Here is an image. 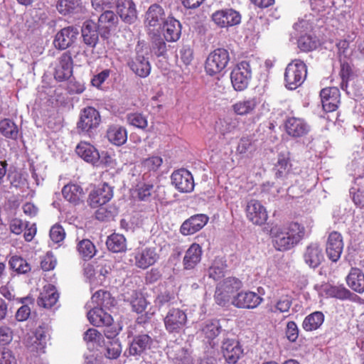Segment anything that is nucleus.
<instances>
[{
    "label": "nucleus",
    "instance_id": "obj_36",
    "mask_svg": "<svg viewBox=\"0 0 364 364\" xmlns=\"http://www.w3.org/2000/svg\"><path fill=\"white\" fill-rule=\"evenodd\" d=\"M106 136L109 141L116 146H121L127 140L126 129L119 125L109 127Z\"/></svg>",
    "mask_w": 364,
    "mask_h": 364
},
{
    "label": "nucleus",
    "instance_id": "obj_18",
    "mask_svg": "<svg viewBox=\"0 0 364 364\" xmlns=\"http://www.w3.org/2000/svg\"><path fill=\"white\" fill-rule=\"evenodd\" d=\"M285 129L290 136L299 138L309 132L310 126L303 119L291 117L286 119Z\"/></svg>",
    "mask_w": 364,
    "mask_h": 364
},
{
    "label": "nucleus",
    "instance_id": "obj_56",
    "mask_svg": "<svg viewBox=\"0 0 364 364\" xmlns=\"http://www.w3.org/2000/svg\"><path fill=\"white\" fill-rule=\"evenodd\" d=\"M106 354L105 355L110 359H116L117 358L122 352V347L120 342L118 339L112 340L109 342V344L106 348Z\"/></svg>",
    "mask_w": 364,
    "mask_h": 364
},
{
    "label": "nucleus",
    "instance_id": "obj_50",
    "mask_svg": "<svg viewBox=\"0 0 364 364\" xmlns=\"http://www.w3.org/2000/svg\"><path fill=\"white\" fill-rule=\"evenodd\" d=\"M10 267L19 274H26L31 270L29 264L22 257L13 256L9 260Z\"/></svg>",
    "mask_w": 364,
    "mask_h": 364
},
{
    "label": "nucleus",
    "instance_id": "obj_5",
    "mask_svg": "<svg viewBox=\"0 0 364 364\" xmlns=\"http://www.w3.org/2000/svg\"><path fill=\"white\" fill-rule=\"evenodd\" d=\"M229 60V53L226 49L214 50L206 59L205 65L206 73L210 76L220 73L226 68Z\"/></svg>",
    "mask_w": 364,
    "mask_h": 364
},
{
    "label": "nucleus",
    "instance_id": "obj_48",
    "mask_svg": "<svg viewBox=\"0 0 364 364\" xmlns=\"http://www.w3.org/2000/svg\"><path fill=\"white\" fill-rule=\"evenodd\" d=\"M77 251L84 259H91L96 252L93 243L87 239L82 240L77 244Z\"/></svg>",
    "mask_w": 364,
    "mask_h": 364
},
{
    "label": "nucleus",
    "instance_id": "obj_61",
    "mask_svg": "<svg viewBox=\"0 0 364 364\" xmlns=\"http://www.w3.org/2000/svg\"><path fill=\"white\" fill-rule=\"evenodd\" d=\"M116 0H91L92 7L97 12H102L105 9L113 7Z\"/></svg>",
    "mask_w": 364,
    "mask_h": 364
},
{
    "label": "nucleus",
    "instance_id": "obj_40",
    "mask_svg": "<svg viewBox=\"0 0 364 364\" xmlns=\"http://www.w3.org/2000/svg\"><path fill=\"white\" fill-rule=\"evenodd\" d=\"M324 321V315L321 311H315L308 315L302 323L303 328L306 331L318 329Z\"/></svg>",
    "mask_w": 364,
    "mask_h": 364
},
{
    "label": "nucleus",
    "instance_id": "obj_41",
    "mask_svg": "<svg viewBox=\"0 0 364 364\" xmlns=\"http://www.w3.org/2000/svg\"><path fill=\"white\" fill-rule=\"evenodd\" d=\"M167 355L169 358L178 364H189L191 358L187 350L179 346H174L168 348Z\"/></svg>",
    "mask_w": 364,
    "mask_h": 364
},
{
    "label": "nucleus",
    "instance_id": "obj_29",
    "mask_svg": "<svg viewBox=\"0 0 364 364\" xmlns=\"http://www.w3.org/2000/svg\"><path fill=\"white\" fill-rule=\"evenodd\" d=\"M75 152L87 163L93 165L98 162L99 151L90 143L80 141L75 148Z\"/></svg>",
    "mask_w": 364,
    "mask_h": 364
},
{
    "label": "nucleus",
    "instance_id": "obj_47",
    "mask_svg": "<svg viewBox=\"0 0 364 364\" xmlns=\"http://www.w3.org/2000/svg\"><path fill=\"white\" fill-rule=\"evenodd\" d=\"M80 0H58L56 8L63 15L77 12L80 10Z\"/></svg>",
    "mask_w": 364,
    "mask_h": 364
},
{
    "label": "nucleus",
    "instance_id": "obj_57",
    "mask_svg": "<svg viewBox=\"0 0 364 364\" xmlns=\"http://www.w3.org/2000/svg\"><path fill=\"white\" fill-rule=\"evenodd\" d=\"M154 192V186L149 183H144L139 186L137 189V196L140 200L148 201L150 200Z\"/></svg>",
    "mask_w": 364,
    "mask_h": 364
},
{
    "label": "nucleus",
    "instance_id": "obj_28",
    "mask_svg": "<svg viewBox=\"0 0 364 364\" xmlns=\"http://www.w3.org/2000/svg\"><path fill=\"white\" fill-rule=\"evenodd\" d=\"M164 37L168 42L177 41L181 35V24L173 17H167L163 25Z\"/></svg>",
    "mask_w": 364,
    "mask_h": 364
},
{
    "label": "nucleus",
    "instance_id": "obj_9",
    "mask_svg": "<svg viewBox=\"0 0 364 364\" xmlns=\"http://www.w3.org/2000/svg\"><path fill=\"white\" fill-rule=\"evenodd\" d=\"M79 33L78 28L75 26L65 27L56 33L53 44L56 48L65 50L77 41Z\"/></svg>",
    "mask_w": 364,
    "mask_h": 364
},
{
    "label": "nucleus",
    "instance_id": "obj_31",
    "mask_svg": "<svg viewBox=\"0 0 364 364\" xmlns=\"http://www.w3.org/2000/svg\"><path fill=\"white\" fill-rule=\"evenodd\" d=\"M98 26L92 21L84 22L81 28L84 43L92 48H95L99 40Z\"/></svg>",
    "mask_w": 364,
    "mask_h": 364
},
{
    "label": "nucleus",
    "instance_id": "obj_35",
    "mask_svg": "<svg viewBox=\"0 0 364 364\" xmlns=\"http://www.w3.org/2000/svg\"><path fill=\"white\" fill-rule=\"evenodd\" d=\"M346 282L355 292H364V274L360 269L352 268L346 277Z\"/></svg>",
    "mask_w": 364,
    "mask_h": 364
},
{
    "label": "nucleus",
    "instance_id": "obj_13",
    "mask_svg": "<svg viewBox=\"0 0 364 364\" xmlns=\"http://www.w3.org/2000/svg\"><path fill=\"white\" fill-rule=\"evenodd\" d=\"M113 197V188L107 183L97 187L89 195V203L92 208H97L109 202Z\"/></svg>",
    "mask_w": 364,
    "mask_h": 364
},
{
    "label": "nucleus",
    "instance_id": "obj_15",
    "mask_svg": "<svg viewBox=\"0 0 364 364\" xmlns=\"http://www.w3.org/2000/svg\"><path fill=\"white\" fill-rule=\"evenodd\" d=\"M212 19L218 26L226 28L239 24L241 16L233 9H224L215 11L212 16Z\"/></svg>",
    "mask_w": 364,
    "mask_h": 364
},
{
    "label": "nucleus",
    "instance_id": "obj_7",
    "mask_svg": "<svg viewBox=\"0 0 364 364\" xmlns=\"http://www.w3.org/2000/svg\"><path fill=\"white\" fill-rule=\"evenodd\" d=\"M100 112L92 107H87L81 110L77 128L82 132H89L96 129L100 124Z\"/></svg>",
    "mask_w": 364,
    "mask_h": 364
},
{
    "label": "nucleus",
    "instance_id": "obj_3",
    "mask_svg": "<svg viewBox=\"0 0 364 364\" xmlns=\"http://www.w3.org/2000/svg\"><path fill=\"white\" fill-rule=\"evenodd\" d=\"M242 285V282L236 277H230L224 279L217 284L214 296L215 302L220 306H225Z\"/></svg>",
    "mask_w": 364,
    "mask_h": 364
},
{
    "label": "nucleus",
    "instance_id": "obj_32",
    "mask_svg": "<svg viewBox=\"0 0 364 364\" xmlns=\"http://www.w3.org/2000/svg\"><path fill=\"white\" fill-rule=\"evenodd\" d=\"M87 318L93 326H110L113 321L110 314L98 306H94L87 313Z\"/></svg>",
    "mask_w": 364,
    "mask_h": 364
},
{
    "label": "nucleus",
    "instance_id": "obj_24",
    "mask_svg": "<svg viewBox=\"0 0 364 364\" xmlns=\"http://www.w3.org/2000/svg\"><path fill=\"white\" fill-rule=\"evenodd\" d=\"M132 71L140 77H147L151 72V65L148 58L137 53L127 63Z\"/></svg>",
    "mask_w": 364,
    "mask_h": 364
},
{
    "label": "nucleus",
    "instance_id": "obj_14",
    "mask_svg": "<svg viewBox=\"0 0 364 364\" xmlns=\"http://www.w3.org/2000/svg\"><path fill=\"white\" fill-rule=\"evenodd\" d=\"M55 68L54 77L59 82L68 80L73 74V59L70 52L63 53Z\"/></svg>",
    "mask_w": 364,
    "mask_h": 364
},
{
    "label": "nucleus",
    "instance_id": "obj_49",
    "mask_svg": "<svg viewBox=\"0 0 364 364\" xmlns=\"http://www.w3.org/2000/svg\"><path fill=\"white\" fill-rule=\"evenodd\" d=\"M151 50L157 57L164 56L166 53V43L160 35L154 34L152 36Z\"/></svg>",
    "mask_w": 364,
    "mask_h": 364
},
{
    "label": "nucleus",
    "instance_id": "obj_44",
    "mask_svg": "<svg viewBox=\"0 0 364 364\" xmlns=\"http://www.w3.org/2000/svg\"><path fill=\"white\" fill-rule=\"evenodd\" d=\"M91 301L98 307L108 309L114 306V299L111 296L109 291L98 290L92 295Z\"/></svg>",
    "mask_w": 364,
    "mask_h": 364
},
{
    "label": "nucleus",
    "instance_id": "obj_53",
    "mask_svg": "<svg viewBox=\"0 0 364 364\" xmlns=\"http://www.w3.org/2000/svg\"><path fill=\"white\" fill-rule=\"evenodd\" d=\"M256 150L255 141L249 137H242L237 146V151L240 154H252Z\"/></svg>",
    "mask_w": 364,
    "mask_h": 364
},
{
    "label": "nucleus",
    "instance_id": "obj_62",
    "mask_svg": "<svg viewBox=\"0 0 364 364\" xmlns=\"http://www.w3.org/2000/svg\"><path fill=\"white\" fill-rule=\"evenodd\" d=\"M16 358L12 351L6 348H0V364H15Z\"/></svg>",
    "mask_w": 364,
    "mask_h": 364
},
{
    "label": "nucleus",
    "instance_id": "obj_1",
    "mask_svg": "<svg viewBox=\"0 0 364 364\" xmlns=\"http://www.w3.org/2000/svg\"><path fill=\"white\" fill-rule=\"evenodd\" d=\"M272 242L276 250L285 251L296 245L304 237L305 228L296 222H291L271 229Z\"/></svg>",
    "mask_w": 364,
    "mask_h": 364
},
{
    "label": "nucleus",
    "instance_id": "obj_63",
    "mask_svg": "<svg viewBox=\"0 0 364 364\" xmlns=\"http://www.w3.org/2000/svg\"><path fill=\"white\" fill-rule=\"evenodd\" d=\"M13 339V331L9 326H0V344L9 343Z\"/></svg>",
    "mask_w": 364,
    "mask_h": 364
},
{
    "label": "nucleus",
    "instance_id": "obj_33",
    "mask_svg": "<svg viewBox=\"0 0 364 364\" xmlns=\"http://www.w3.org/2000/svg\"><path fill=\"white\" fill-rule=\"evenodd\" d=\"M118 23V17L114 11L106 9L98 18V29L104 30L102 36L106 37V34L109 33V30L117 26Z\"/></svg>",
    "mask_w": 364,
    "mask_h": 364
},
{
    "label": "nucleus",
    "instance_id": "obj_16",
    "mask_svg": "<svg viewBox=\"0 0 364 364\" xmlns=\"http://www.w3.org/2000/svg\"><path fill=\"white\" fill-rule=\"evenodd\" d=\"M248 220L253 224L261 225L267 221L268 215L265 208L257 200H250L246 206Z\"/></svg>",
    "mask_w": 364,
    "mask_h": 364
},
{
    "label": "nucleus",
    "instance_id": "obj_43",
    "mask_svg": "<svg viewBox=\"0 0 364 364\" xmlns=\"http://www.w3.org/2000/svg\"><path fill=\"white\" fill-rule=\"evenodd\" d=\"M325 292L327 296L340 300L352 299V297L354 296L343 285H329L326 287Z\"/></svg>",
    "mask_w": 364,
    "mask_h": 364
},
{
    "label": "nucleus",
    "instance_id": "obj_45",
    "mask_svg": "<svg viewBox=\"0 0 364 364\" xmlns=\"http://www.w3.org/2000/svg\"><path fill=\"white\" fill-rule=\"evenodd\" d=\"M257 104L256 98H249L236 102L232 105V109L237 114L245 115L252 113Z\"/></svg>",
    "mask_w": 364,
    "mask_h": 364
},
{
    "label": "nucleus",
    "instance_id": "obj_55",
    "mask_svg": "<svg viewBox=\"0 0 364 364\" xmlns=\"http://www.w3.org/2000/svg\"><path fill=\"white\" fill-rule=\"evenodd\" d=\"M174 300V294L170 291L165 290L158 294L154 300V303L155 305L160 309L164 306L169 305L170 304L173 303Z\"/></svg>",
    "mask_w": 364,
    "mask_h": 364
},
{
    "label": "nucleus",
    "instance_id": "obj_8",
    "mask_svg": "<svg viewBox=\"0 0 364 364\" xmlns=\"http://www.w3.org/2000/svg\"><path fill=\"white\" fill-rule=\"evenodd\" d=\"M153 344V339L148 334L135 336L124 352L127 356H134L136 359L142 356L149 350Z\"/></svg>",
    "mask_w": 364,
    "mask_h": 364
},
{
    "label": "nucleus",
    "instance_id": "obj_6",
    "mask_svg": "<svg viewBox=\"0 0 364 364\" xmlns=\"http://www.w3.org/2000/svg\"><path fill=\"white\" fill-rule=\"evenodd\" d=\"M252 77V68L250 63L242 61L238 63L230 73V79L234 89L237 91L245 90Z\"/></svg>",
    "mask_w": 364,
    "mask_h": 364
},
{
    "label": "nucleus",
    "instance_id": "obj_25",
    "mask_svg": "<svg viewBox=\"0 0 364 364\" xmlns=\"http://www.w3.org/2000/svg\"><path fill=\"white\" fill-rule=\"evenodd\" d=\"M274 171L277 178L285 180L291 173V164L290 162L289 152L279 154L277 161L274 165Z\"/></svg>",
    "mask_w": 364,
    "mask_h": 364
},
{
    "label": "nucleus",
    "instance_id": "obj_2",
    "mask_svg": "<svg viewBox=\"0 0 364 364\" xmlns=\"http://www.w3.org/2000/svg\"><path fill=\"white\" fill-rule=\"evenodd\" d=\"M307 75V67L299 59L293 60L289 63L284 72V85L289 90H295L301 86Z\"/></svg>",
    "mask_w": 364,
    "mask_h": 364
},
{
    "label": "nucleus",
    "instance_id": "obj_60",
    "mask_svg": "<svg viewBox=\"0 0 364 364\" xmlns=\"http://www.w3.org/2000/svg\"><path fill=\"white\" fill-rule=\"evenodd\" d=\"M65 232L60 225H53L50 230V237L55 243H58L64 240Z\"/></svg>",
    "mask_w": 364,
    "mask_h": 364
},
{
    "label": "nucleus",
    "instance_id": "obj_46",
    "mask_svg": "<svg viewBox=\"0 0 364 364\" xmlns=\"http://www.w3.org/2000/svg\"><path fill=\"white\" fill-rule=\"evenodd\" d=\"M0 133L6 138L16 139L18 135V129L12 120L4 119L0 122Z\"/></svg>",
    "mask_w": 364,
    "mask_h": 364
},
{
    "label": "nucleus",
    "instance_id": "obj_39",
    "mask_svg": "<svg viewBox=\"0 0 364 364\" xmlns=\"http://www.w3.org/2000/svg\"><path fill=\"white\" fill-rule=\"evenodd\" d=\"M222 327L218 320H209L205 321L201 328V332L205 338L210 342L215 338L221 332Z\"/></svg>",
    "mask_w": 364,
    "mask_h": 364
},
{
    "label": "nucleus",
    "instance_id": "obj_52",
    "mask_svg": "<svg viewBox=\"0 0 364 364\" xmlns=\"http://www.w3.org/2000/svg\"><path fill=\"white\" fill-rule=\"evenodd\" d=\"M111 264L109 262L102 260L96 267L97 282L96 285H102L106 277L111 272Z\"/></svg>",
    "mask_w": 364,
    "mask_h": 364
},
{
    "label": "nucleus",
    "instance_id": "obj_12",
    "mask_svg": "<svg viewBox=\"0 0 364 364\" xmlns=\"http://www.w3.org/2000/svg\"><path fill=\"white\" fill-rule=\"evenodd\" d=\"M343 250V237L341 233L333 231L328 237L326 246L327 257L333 262H336L341 257Z\"/></svg>",
    "mask_w": 364,
    "mask_h": 364
},
{
    "label": "nucleus",
    "instance_id": "obj_11",
    "mask_svg": "<svg viewBox=\"0 0 364 364\" xmlns=\"http://www.w3.org/2000/svg\"><path fill=\"white\" fill-rule=\"evenodd\" d=\"M167 18L161 6L157 4L151 5L145 14L144 24L149 30H154L164 25Z\"/></svg>",
    "mask_w": 364,
    "mask_h": 364
},
{
    "label": "nucleus",
    "instance_id": "obj_42",
    "mask_svg": "<svg viewBox=\"0 0 364 364\" xmlns=\"http://www.w3.org/2000/svg\"><path fill=\"white\" fill-rule=\"evenodd\" d=\"M226 268V261L223 257H215L208 268V277L215 281L218 280L225 276Z\"/></svg>",
    "mask_w": 364,
    "mask_h": 364
},
{
    "label": "nucleus",
    "instance_id": "obj_19",
    "mask_svg": "<svg viewBox=\"0 0 364 364\" xmlns=\"http://www.w3.org/2000/svg\"><path fill=\"white\" fill-rule=\"evenodd\" d=\"M117 12L121 19L129 24L134 23L136 18V9L132 0H116Z\"/></svg>",
    "mask_w": 364,
    "mask_h": 364
},
{
    "label": "nucleus",
    "instance_id": "obj_27",
    "mask_svg": "<svg viewBox=\"0 0 364 364\" xmlns=\"http://www.w3.org/2000/svg\"><path fill=\"white\" fill-rule=\"evenodd\" d=\"M58 299L59 294L55 287L52 284H48L43 287L37 299V303L40 306L49 309L57 303Z\"/></svg>",
    "mask_w": 364,
    "mask_h": 364
},
{
    "label": "nucleus",
    "instance_id": "obj_37",
    "mask_svg": "<svg viewBox=\"0 0 364 364\" xmlns=\"http://www.w3.org/2000/svg\"><path fill=\"white\" fill-rule=\"evenodd\" d=\"M239 119L236 117L220 119L216 124V130L224 137L229 134H234L239 129Z\"/></svg>",
    "mask_w": 364,
    "mask_h": 364
},
{
    "label": "nucleus",
    "instance_id": "obj_26",
    "mask_svg": "<svg viewBox=\"0 0 364 364\" xmlns=\"http://www.w3.org/2000/svg\"><path fill=\"white\" fill-rule=\"evenodd\" d=\"M304 259L310 267H318L323 259L322 249L317 243H311L305 250Z\"/></svg>",
    "mask_w": 364,
    "mask_h": 364
},
{
    "label": "nucleus",
    "instance_id": "obj_59",
    "mask_svg": "<svg viewBox=\"0 0 364 364\" xmlns=\"http://www.w3.org/2000/svg\"><path fill=\"white\" fill-rule=\"evenodd\" d=\"M128 121L130 124L140 128L144 129L147 126L146 119L141 114L134 113L128 116Z\"/></svg>",
    "mask_w": 364,
    "mask_h": 364
},
{
    "label": "nucleus",
    "instance_id": "obj_4",
    "mask_svg": "<svg viewBox=\"0 0 364 364\" xmlns=\"http://www.w3.org/2000/svg\"><path fill=\"white\" fill-rule=\"evenodd\" d=\"M166 331L170 334H179L185 328L188 318L186 313L179 308H171L164 318Z\"/></svg>",
    "mask_w": 364,
    "mask_h": 364
},
{
    "label": "nucleus",
    "instance_id": "obj_51",
    "mask_svg": "<svg viewBox=\"0 0 364 364\" xmlns=\"http://www.w3.org/2000/svg\"><path fill=\"white\" fill-rule=\"evenodd\" d=\"M298 47L303 51L308 52L315 49L317 46V41L315 36L310 34L301 36L298 39Z\"/></svg>",
    "mask_w": 364,
    "mask_h": 364
},
{
    "label": "nucleus",
    "instance_id": "obj_17",
    "mask_svg": "<svg viewBox=\"0 0 364 364\" xmlns=\"http://www.w3.org/2000/svg\"><path fill=\"white\" fill-rule=\"evenodd\" d=\"M263 299L253 291H241L233 296L232 304L237 308L255 309L258 306Z\"/></svg>",
    "mask_w": 364,
    "mask_h": 364
},
{
    "label": "nucleus",
    "instance_id": "obj_38",
    "mask_svg": "<svg viewBox=\"0 0 364 364\" xmlns=\"http://www.w3.org/2000/svg\"><path fill=\"white\" fill-rule=\"evenodd\" d=\"M106 245L109 250L113 252H123L127 250V241L123 235L113 233L108 237Z\"/></svg>",
    "mask_w": 364,
    "mask_h": 364
},
{
    "label": "nucleus",
    "instance_id": "obj_54",
    "mask_svg": "<svg viewBox=\"0 0 364 364\" xmlns=\"http://www.w3.org/2000/svg\"><path fill=\"white\" fill-rule=\"evenodd\" d=\"M292 304V301L290 296L288 295L282 296L275 303L274 306L271 308L272 312L277 311L280 313H287L289 311Z\"/></svg>",
    "mask_w": 364,
    "mask_h": 364
},
{
    "label": "nucleus",
    "instance_id": "obj_20",
    "mask_svg": "<svg viewBox=\"0 0 364 364\" xmlns=\"http://www.w3.org/2000/svg\"><path fill=\"white\" fill-rule=\"evenodd\" d=\"M221 349L225 360L230 363H235L242 353L239 342L233 338H224Z\"/></svg>",
    "mask_w": 364,
    "mask_h": 364
},
{
    "label": "nucleus",
    "instance_id": "obj_22",
    "mask_svg": "<svg viewBox=\"0 0 364 364\" xmlns=\"http://www.w3.org/2000/svg\"><path fill=\"white\" fill-rule=\"evenodd\" d=\"M159 257L156 247H146L136 252L135 264L137 267L144 269L154 264Z\"/></svg>",
    "mask_w": 364,
    "mask_h": 364
},
{
    "label": "nucleus",
    "instance_id": "obj_34",
    "mask_svg": "<svg viewBox=\"0 0 364 364\" xmlns=\"http://www.w3.org/2000/svg\"><path fill=\"white\" fill-rule=\"evenodd\" d=\"M63 198L68 202L77 205L82 200L84 192L82 188L75 183L65 185L62 189Z\"/></svg>",
    "mask_w": 364,
    "mask_h": 364
},
{
    "label": "nucleus",
    "instance_id": "obj_58",
    "mask_svg": "<svg viewBox=\"0 0 364 364\" xmlns=\"http://www.w3.org/2000/svg\"><path fill=\"white\" fill-rule=\"evenodd\" d=\"M136 296L132 300L131 305L133 311L137 314L142 313L147 306L146 299L141 294H135Z\"/></svg>",
    "mask_w": 364,
    "mask_h": 364
},
{
    "label": "nucleus",
    "instance_id": "obj_64",
    "mask_svg": "<svg viewBox=\"0 0 364 364\" xmlns=\"http://www.w3.org/2000/svg\"><path fill=\"white\" fill-rule=\"evenodd\" d=\"M286 335L288 340L294 342L299 336V329L294 321H289L287 325Z\"/></svg>",
    "mask_w": 364,
    "mask_h": 364
},
{
    "label": "nucleus",
    "instance_id": "obj_30",
    "mask_svg": "<svg viewBox=\"0 0 364 364\" xmlns=\"http://www.w3.org/2000/svg\"><path fill=\"white\" fill-rule=\"evenodd\" d=\"M202 252L201 247L197 243H193L185 253L183 259L184 269H194L201 260Z\"/></svg>",
    "mask_w": 364,
    "mask_h": 364
},
{
    "label": "nucleus",
    "instance_id": "obj_23",
    "mask_svg": "<svg viewBox=\"0 0 364 364\" xmlns=\"http://www.w3.org/2000/svg\"><path fill=\"white\" fill-rule=\"evenodd\" d=\"M322 106L326 112H331L338 108L339 90L336 87H326L321 90Z\"/></svg>",
    "mask_w": 364,
    "mask_h": 364
},
{
    "label": "nucleus",
    "instance_id": "obj_10",
    "mask_svg": "<svg viewBox=\"0 0 364 364\" xmlns=\"http://www.w3.org/2000/svg\"><path fill=\"white\" fill-rule=\"evenodd\" d=\"M171 183L181 193H191L194 188L193 177L190 171L181 168L171 174Z\"/></svg>",
    "mask_w": 364,
    "mask_h": 364
},
{
    "label": "nucleus",
    "instance_id": "obj_21",
    "mask_svg": "<svg viewBox=\"0 0 364 364\" xmlns=\"http://www.w3.org/2000/svg\"><path fill=\"white\" fill-rule=\"evenodd\" d=\"M208 221V217L204 214H197L185 220L180 231L183 235H190L202 229Z\"/></svg>",
    "mask_w": 364,
    "mask_h": 364
}]
</instances>
